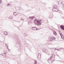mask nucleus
Segmentation results:
<instances>
[{"label":"nucleus","instance_id":"obj_1","mask_svg":"<svg viewBox=\"0 0 64 64\" xmlns=\"http://www.w3.org/2000/svg\"><path fill=\"white\" fill-rule=\"evenodd\" d=\"M42 20H38V19L37 20V19H36L34 20V22L36 23V21L37 24H41L42 22H41Z\"/></svg>","mask_w":64,"mask_h":64},{"label":"nucleus","instance_id":"obj_2","mask_svg":"<svg viewBox=\"0 0 64 64\" xmlns=\"http://www.w3.org/2000/svg\"><path fill=\"white\" fill-rule=\"evenodd\" d=\"M52 11H56V12H59V10L58 8H53L52 9Z\"/></svg>","mask_w":64,"mask_h":64},{"label":"nucleus","instance_id":"obj_3","mask_svg":"<svg viewBox=\"0 0 64 64\" xmlns=\"http://www.w3.org/2000/svg\"><path fill=\"white\" fill-rule=\"evenodd\" d=\"M50 38L51 41H52V40H55V37L54 36H51Z\"/></svg>","mask_w":64,"mask_h":64},{"label":"nucleus","instance_id":"obj_4","mask_svg":"<svg viewBox=\"0 0 64 64\" xmlns=\"http://www.w3.org/2000/svg\"><path fill=\"white\" fill-rule=\"evenodd\" d=\"M60 27L62 29V30H64V26H62L61 25L60 26Z\"/></svg>","mask_w":64,"mask_h":64},{"label":"nucleus","instance_id":"obj_5","mask_svg":"<svg viewBox=\"0 0 64 64\" xmlns=\"http://www.w3.org/2000/svg\"><path fill=\"white\" fill-rule=\"evenodd\" d=\"M53 33L54 35H57V33L55 31H54L53 32Z\"/></svg>","mask_w":64,"mask_h":64},{"label":"nucleus","instance_id":"obj_6","mask_svg":"<svg viewBox=\"0 0 64 64\" xmlns=\"http://www.w3.org/2000/svg\"><path fill=\"white\" fill-rule=\"evenodd\" d=\"M32 28L33 29V30H37V28H36L33 27Z\"/></svg>","mask_w":64,"mask_h":64},{"label":"nucleus","instance_id":"obj_7","mask_svg":"<svg viewBox=\"0 0 64 64\" xmlns=\"http://www.w3.org/2000/svg\"><path fill=\"white\" fill-rule=\"evenodd\" d=\"M7 5H8L6 6H9V7H11V5L10 4H8Z\"/></svg>","mask_w":64,"mask_h":64},{"label":"nucleus","instance_id":"obj_8","mask_svg":"<svg viewBox=\"0 0 64 64\" xmlns=\"http://www.w3.org/2000/svg\"><path fill=\"white\" fill-rule=\"evenodd\" d=\"M9 18H10V19H13L14 18L13 17L10 16L9 17Z\"/></svg>","mask_w":64,"mask_h":64},{"label":"nucleus","instance_id":"obj_9","mask_svg":"<svg viewBox=\"0 0 64 64\" xmlns=\"http://www.w3.org/2000/svg\"><path fill=\"white\" fill-rule=\"evenodd\" d=\"M4 34L5 35H7V34H8V32H4Z\"/></svg>","mask_w":64,"mask_h":64},{"label":"nucleus","instance_id":"obj_10","mask_svg":"<svg viewBox=\"0 0 64 64\" xmlns=\"http://www.w3.org/2000/svg\"><path fill=\"white\" fill-rule=\"evenodd\" d=\"M58 8V7H57V6L55 5V6H54V8Z\"/></svg>","mask_w":64,"mask_h":64},{"label":"nucleus","instance_id":"obj_11","mask_svg":"<svg viewBox=\"0 0 64 64\" xmlns=\"http://www.w3.org/2000/svg\"><path fill=\"white\" fill-rule=\"evenodd\" d=\"M16 13H17V12H14V13H13V14L14 15H17V14H15Z\"/></svg>","mask_w":64,"mask_h":64},{"label":"nucleus","instance_id":"obj_12","mask_svg":"<svg viewBox=\"0 0 64 64\" xmlns=\"http://www.w3.org/2000/svg\"><path fill=\"white\" fill-rule=\"evenodd\" d=\"M2 3V0H0V4H1Z\"/></svg>","mask_w":64,"mask_h":64},{"label":"nucleus","instance_id":"obj_13","mask_svg":"<svg viewBox=\"0 0 64 64\" xmlns=\"http://www.w3.org/2000/svg\"><path fill=\"white\" fill-rule=\"evenodd\" d=\"M6 51H4V54H6Z\"/></svg>","mask_w":64,"mask_h":64},{"label":"nucleus","instance_id":"obj_14","mask_svg":"<svg viewBox=\"0 0 64 64\" xmlns=\"http://www.w3.org/2000/svg\"><path fill=\"white\" fill-rule=\"evenodd\" d=\"M62 4V2H61V3L60 2H58V4Z\"/></svg>","mask_w":64,"mask_h":64},{"label":"nucleus","instance_id":"obj_15","mask_svg":"<svg viewBox=\"0 0 64 64\" xmlns=\"http://www.w3.org/2000/svg\"><path fill=\"white\" fill-rule=\"evenodd\" d=\"M29 18H31L32 19H33V18H32V17L31 16L29 17Z\"/></svg>","mask_w":64,"mask_h":64},{"label":"nucleus","instance_id":"obj_16","mask_svg":"<svg viewBox=\"0 0 64 64\" xmlns=\"http://www.w3.org/2000/svg\"><path fill=\"white\" fill-rule=\"evenodd\" d=\"M34 62H35V64H37V61H36V60H34Z\"/></svg>","mask_w":64,"mask_h":64},{"label":"nucleus","instance_id":"obj_17","mask_svg":"<svg viewBox=\"0 0 64 64\" xmlns=\"http://www.w3.org/2000/svg\"><path fill=\"white\" fill-rule=\"evenodd\" d=\"M21 20H22V21H24V19H22L21 18Z\"/></svg>","mask_w":64,"mask_h":64},{"label":"nucleus","instance_id":"obj_18","mask_svg":"<svg viewBox=\"0 0 64 64\" xmlns=\"http://www.w3.org/2000/svg\"><path fill=\"white\" fill-rule=\"evenodd\" d=\"M32 17H33L32 16Z\"/></svg>","mask_w":64,"mask_h":64},{"label":"nucleus","instance_id":"obj_19","mask_svg":"<svg viewBox=\"0 0 64 64\" xmlns=\"http://www.w3.org/2000/svg\"><path fill=\"white\" fill-rule=\"evenodd\" d=\"M34 17V16H33Z\"/></svg>","mask_w":64,"mask_h":64}]
</instances>
